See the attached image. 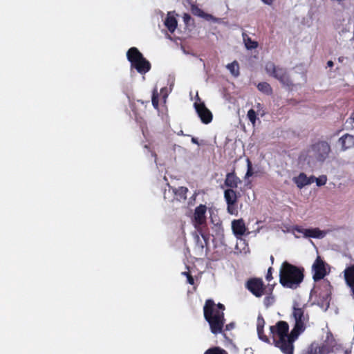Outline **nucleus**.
I'll use <instances>...</instances> for the list:
<instances>
[{
	"mask_svg": "<svg viewBox=\"0 0 354 354\" xmlns=\"http://www.w3.org/2000/svg\"><path fill=\"white\" fill-rule=\"evenodd\" d=\"M225 306L223 304H215L214 300L209 299L203 306V315L209 325V328L214 335L223 333L225 319L224 317Z\"/></svg>",
	"mask_w": 354,
	"mask_h": 354,
	"instance_id": "nucleus-1",
	"label": "nucleus"
},
{
	"mask_svg": "<svg viewBox=\"0 0 354 354\" xmlns=\"http://www.w3.org/2000/svg\"><path fill=\"white\" fill-rule=\"evenodd\" d=\"M304 268L284 261L279 270V283L284 288L296 289L299 287L304 280Z\"/></svg>",
	"mask_w": 354,
	"mask_h": 354,
	"instance_id": "nucleus-2",
	"label": "nucleus"
},
{
	"mask_svg": "<svg viewBox=\"0 0 354 354\" xmlns=\"http://www.w3.org/2000/svg\"><path fill=\"white\" fill-rule=\"evenodd\" d=\"M270 330L273 337H279V339L275 342L276 346L284 354H293V342L296 339H292L291 333L288 334V324L285 321H279L276 325L271 326Z\"/></svg>",
	"mask_w": 354,
	"mask_h": 354,
	"instance_id": "nucleus-3",
	"label": "nucleus"
},
{
	"mask_svg": "<svg viewBox=\"0 0 354 354\" xmlns=\"http://www.w3.org/2000/svg\"><path fill=\"white\" fill-rule=\"evenodd\" d=\"M292 317L295 320V326L291 330V337L293 339H297L306 328V324L309 321V315L306 312L304 306H300L299 303L295 302L293 304Z\"/></svg>",
	"mask_w": 354,
	"mask_h": 354,
	"instance_id": "nucleus-4",
	"label": "nucleus"
},
{
	"mask_svg": "<svg viewBox=\"0 0 354 354\" xmlns=\"http://www.w3.org/2000/svg\"><path fill=\"white\" fill-rule=\"evenodd\" d=\"M127 57L131 63V66L136 68L139 73L145 74L150 71V62L144 57L136 47H131L128 50Z\"/></svg>",
	"mask_w": 354,
	"mask_h": 354,
	"instance_id": "nucleus-5",
	"label": "nucleus"
},
{
	"mask_svg": "<svg viewBox=\"0 0 354 354\" xmlns=\"http://www.w3.org/2000/svg\"><path fill=\"white\" fill-rule=\"evenodd\" d=\"M308 151L316 161L324 162L329 157L331 147L327 141L317 140L310 146Z\"/></svg>",
	"mask_w": 354,
	"mask_h": 354,
	"instance_id": "nucleus-6",
	"label": "nucleus"
},
{
	"mask_svg": "<svg viewBox=\"0 0 354 354\" xmlns=\"http://www.w3.org/2000/svg\"><path fill=\"white\" fill-rule=\"evenodd\" d=\"M266 71L270 76L278 80L283 86L290 87L293 85L285 68L277 66L272 62H268L266 65Z\"/></svg>",
	"mask_w": 354,
	"mask_h": 354,
	"instance_id": "nucleus-7",
	"label": "nucleus"
},
{
	"mask_svg": "<svg viewBox=\"0 0 354 354\" xmlns=\"http://www.w3.org/2000/svg\"><path fill=\"white\" fill-rule=\"evenodd\" d=\"M245 288L256 297H261L266 293L267 287L261 278L252 277L245 283Z\"/></svg>",
	"mask_w": 354,
	"mask_h": 354,
	"instance_id": "nucleus-8",
	"label": "nucleus"
},
{
	"mask_svg": "<svg viewBox=\"0 0 354 354\" xmlns=\"http://www.w3.org/2000/svg\"><path fill=\"white\" fill-rule=\"evenodd\" d=\"M335 345V340L332 333H329L327 334L326 339L322 346H317L312 344L305 354H328L333 351Z\"/></svg>",
	"mask_w": 354,
	"mask_h": 354,
	"instance_id": "nucleus-9",
	"label": "nucleus"
},
{
	"mask_svg": "<svg viewBox=\"0 0 354 354\" xmlns=\"http://www.w3.org/2000/svg\"><path fill=\"white\" fill-rule=\"evenodd\" d=\"M312 271L313 272V279L315 281L324 279L327 274L326 263L321 257H317L312 266Z\"/></svg>",
	"mask_w": 354,
	"mask_h": 354,
	"instance_id": "nucleus-10",
	"label": "nucleus"
},
{
	"mask_svg": "<svg viewBox=\"0 0 354 354\" xmlns=\"http://www.w3.org/2000/svg\"><path fill=\"white\" fill-rule=\"evenodd\" d=\"M206 212L207 207L205 205L201 204L198 207H196L194 212V224L196 229L204 226L206 225L207 218H206Z\"/></svg>",
	"mask_w": 354,
	"mask_h": 354,
	"instance_id": "nucleus-11",
	"label": "nucleus"
},
{
	"mask_svg": "<svg viewBox=\"0 0 354 354\" xmlns=\"http://www.w3.org/2000/svg\"><path fill=\"white\" fill-rule=\"evenodd\" d=\"M194 107L201 122L205 124L210 123L213 115L212 112L206 107L204 102H195Z\"/></svg>",
	"mask_w": 354,
	"mask_h": 354,
	"instance_id": "nucleus-12",
	"label": "nucleus"
},
{
	"mask_svg": "<svg viewBox=\"0 0 354 354\" xmlns=\"http://www.w3.org/2000/svg\"><path fill=\"white\" fill-rule=\"evenodd\" d=\"M294 230L298 233L303 234L305 237L322 239L326 234L324 231L320 230L319 228L304 229L298 225L294 227Z\"/></svg>",
	"mask_w": 354,
	"mask_h": 354,
	"instance_id": "nucleus-13",
	"label": "nucleus"
},
{
	"mask_svg": "<svg viewBox=\"0 0 354 354\" xmlns=\"http://www.w3.org/2000/svg\"><path fill=\"white\" fill-rule=\"evenodd\" d=\"M338 144L341 146L342 151H346L354 147V136L346 133L338 140Z\"/></svg>",
	"mask_w": 354,
	"mask_h": 354,
	"instance_id": "nucleus-14",
	"label": "nucleus"
},
{
	"mask_svg": "<svg viewBox=\"0 0 354 354\" xmlns=\"http://www.w3.org/2000/svg\"><path fill=\"white\" fill-rule=\"evenodd\" d=\"M344 272L346 283L351 288V295L354 298V264L347 267Z\"/></svg>",
	"mask_w": 354,
	"mask_h": 354,
	"instance_id": "nucleus-15",
	"label": "nucleus"
},
{
	"mask_svg": "<svg viewBox=\"0 0 354 354\" xmlns=\"http://www.w3.org/2000/svg\"><path fill=\"white\" fill-rule=\"evenodd\" d=\"M241 183V180L236 176L234 171L226 174L224 184L225 186L230 187V189L237 188L238 185Z\"/></svg>",
	"mask_w": 354,
	"mask_h": 354,
	"instance_id": "nucleus-16",
	"label": "nucleus"
},
{
	"mask_svg": "<svg viewBox=\"0 0 354 354\" xmlns=\"http://www.w3.org/2000/svg\"><path fill=\"white\" fill-rule=\"evenodd\" d=\"M232 228L236 236H242L245 234L246 227L243 219L234 220L232 223Z\"/></svg>",
	"mask_w": 354,
	"mask_h": 354,
	"instance_id": "nucleus-17",
	"label": "nucleus"
},
{
	"mask_svg": "<svg viewBox=\"0 0 354 354\" xmlns=\"http://www.w3.org/2000/svg\"><path fill=\"white\" fill-rule=\"evenodd\" d=\"M224 198L227 205L236 204L238 201V193L234 189H227L224 192Z\"/></svg>",
	"mask_w": 354,
	"mask_h": 354,
	"instance_id": "nucleus-18",
	"label": "nucleus"
},
{
	"mask_svg": "<svg viewBox=\"0 0 354 354\" xmlns=\"http://www.w3.org/2000/svg\"><path fill=\"white\" fill-rule=\"evenodd\" d=\"M191 11L194 15L204 18L207 21L214 19V17L212 15L205 13L202 9H201L196 5H192Z\"/></svg>",
	"mask_w": 354,
	"mask_h": 354,
	"instance_id": "nucleus-19",
	"label": "nucleus"
},
{
	"mask_svg": "<svg viewBox=\"0 0 354 354\" xmlns=\"http://www.w3.org/2000/svg\"><path fill=\"white\" fill-rule=\"evenodd\" d=\"M175 198L178 201H185L187 199V194L188 189L186 187H179L178 188L173 189Z\"/></svg>",
	"mask_w": 354,
	"mask_h": 354,
	"instance_id": "nucleus-20",
	"label": "nucleus"
},
{
	"mask_svg": "<svg viewBox=\"0 0 354 354\" xmlns=\"http://www.w3.org/2000/svg\"><path fill=\"white\" fill-rule=\"evenodd\" d=\"M293 181L299 189L309 185V181H307V176L303 172L300 173L297 176L294 177Z\"/></svg>",
	"mask_w": 354,
	"mask_h": 354,
	"instance_id": "nucleus-21",
	"label": "nucleus"
},
{
	"mask_svg": "<svg viewBox=\"0 0 354 354\" xmlns=\"http://www.w3.org/2000/svg\"><path fill=\"white\" fill-rule=\"evenodd\" d=\"M165 25L167 28L168 30L173 33L177 27L178 22L174 16L168 15L165 19Z\"/></svg>",
	"mask_w": 354,
	"mask_h": 354,
	"instance_id": "nucleus-22",
	"label": "nucleus"
},
{
	"mask_svg": "<svg viewBox=\"0 0 354 354\" xmlns=\"http://www.w3.org/2000/svg\"><path fill=\"white\" fill-rule=\"evenodd\" d=\"M243 39L247 49L252 50L257 48L258 43L252 39L245 32L243 33Z\"/></svg>",
	"mask_w": 354,
	"mask_h": 354,
	"instance_id": "nucleus-23",
	"label": "nucleus"
},
{
	"mask_svg": "<svg viewBox=\"0 0 354 354\" xmlns=\"http://www.w3.org/2000/svg\"><path fill=\"white\" fill-rule=\"evenodd\" d=\"M257 88L259 91L268 95H270L272 94V88L270 84L267 82H263L259 83L257 84Z\"/></svg>",
	"mask_w": 354,
	"mask_h": 354,
	"instance_id": "nucleus-24",
	"label": "nucleus"
},
{
	"mask_svg": "<svg viewBox=\"0 0 354 354\" xmlns=\"http://www.w3.org/2000/svg\"><path fill=\"white\" fill-rule=\"evenodd\" d=\"M226 67L233 76L236 77L240 75L239 64L237 61L228 64Z\"/></svg>",
	"mask_w": 354,
	"mask_h": 354,
	"instance_id": "nucleus-25",
	"label": "nucleus"
},
{
	"mask_svg": "<svg viewBox=\"0 0 354 354\" xmlns=\"http://www.w3.org/2000/svg\"><path fill=\"white\" fill-rule=\"evenodd\" d=\"M269 290L270 292L268 293L266 292L265 294L266 295L263 299V304L266 308L272 306L275 301L274 296L272 294V288H270Z\"/></svg>",
	"mask_w": 354,
	"mask_h": 354,
	"instance_id": "nucleus-26",
	"label": "nucleus"
},
{
	"mask_svg": "<svg viewBox=\"0 0 354 354\" xmlns=\"http://www.w3.org/2000/svg\"><path fill=\"white\" fill-rule=\"evenodd\" d=\"M204 354H228V353L221 347L214 346L207 349Z\"/></svg>",
	"mask_w": 354,
	"mask_h": 354,
	"instance_id": "nucleus-27",
	"label": "nucleus"
},
{
	"mask_svg": "<svg viewBox=\"0 0 354 354\" xmlns=\"http://www.w3.org/2000/svg\"><path fill=\"white\" fill-rule=\"evenodd\" d=\"M159 95L156 88L153 89L151 96L152 105L155 109H158L159 106Z\"/></svg>",
	"mask_w": 354,
	"mask_h": 354,
	"instance_id": "nucleus-28",
	"label": "nucleus"
},
{
	"mask_svg": "<svg viewBox=\"0 0 354 354\" xmlns=\"http://www.w3.org/2000/svg\"><path fill=\"white\" fill-rule=\"evenodd\" d=\"M247 116L249 120L252 122V124L254 125L256 123V120L257 119L255 111L252 109H250L248 111Z\"/></svg>",
	"mask_w": 354,
	"mask_h": 354,
	"instance_id": "nucleus-29",
	"label": "nucleus"
},
{
	"mask_svg": "<svg viewBox=\"0 0 354 354\" xmlns=\"http://www.w3.org/2000/svg\"><path fill=\"white\" fill-rule=\"evenodd\" d=\"M327 182V176L326 175H322L318 178H316L315 183L318 187L326 185Z\"/></svg>",
	"mask_w": 354,
	"mask_h": 354,
	"instance_id": "nucleus-30",
	"label": "nucleus"
},
{
	"mask_svg": "<svg viewBox=\"0 0 354 354\" xmlns=\"http://www.w3.org/2000/svg\"><path fill=\"white\" fill-rule=\"evenodd\" d=\"M257 333H258V336L260 339H261L262 341H263L265 342H269L268 337L264 333L263 328H261V330H260V328L257 329Z\"/></svg>",
	"mask_w": 354,
	"mask_h": 354,
	"instance_id": "nucleus-31",
	"label": "nucleus"
},
{
	"mask_svg": "<svg viewBox=\"0 0 354 354\" xmlns=\"http://www.w3.org/2000/svg\"><path fill=\"white\" fill-rule=\"evenodd\" d=\"M227 212L230 214H237V208H236V204H230V205H227Z\"/></svg>",
	"mask_w": 354,
	"mask_h": 354,
	"instance_id": "nucleus-32",
	"label": "nucleus"
},
{
	"mask_svg": "<svg viewBox=\"0 0 354 354\" xmlns=\"http://www.w3.org/2000/svg\"><path fill=\"white\" fill-rule=\"evenodd\" d=\"M253 175L252 163L250 160H248V170L245 174V178H249Z\"/></svg>",
	"mask_w": 354,
	"mask_h": 354,
	"instance_id": "nucleus-33",
	"label": "nucleus"
},
{
	"mask_svg": "<svg viewBox=\"0 0 354 354\" xmlns=\"http://www.w3.org/2000/svg\"><path fill=\"white\" fill-rule=\"evenodd\" d=\"M264 324H265L264 319L261 316H259L258 319H257V329H259L260 328V330H261V328H263Z\"/></svg>",
	"mask_w": 354,
	"mask_h": 354,
	"instance_id": "nucleus-34",
	"label": "nucleus"
},
{
	"mask_svg": "<svg viewBox=\"0 0 354 354\" xmlns=\"http://www.w3.org/2000/svg\"><path fill=\"white\" fill-rule=\"evenodd\" d=\"M234 327V323H230L228 324H226L225 326V329H224V328H223V333H221L223 335V336L225 337H226V334L224 333V331L225 330H230Z\"/></svg>",
	"mask_w": 354,
	"mask_h": 354,
	"instance_id": "nucleus-35",
	"label": "nucleus"
},
{
	"mask_svg": "<svg viewBox=\"0 0 354 354\" xmlns=\"http://www.w3.org/2000/svg\"><path fill=\"white\" fill-rule=\"evenodd\" d=\"M272 270L273 268L272 267H270L268 270L267 274L266 276V279L268 281H270L273 277H272Z\"/></svg>",
	"mask_w": 354,
	"mask_h": 354,
	"instance_id": "nucleus-36",
	"label": "nucleus"
},
{
	"mask_svg": "<svg viewBox=\"0 0 354 354\" xmlns=\"http://www.w3.org/2000/svg\"><path fill=\"white\" fill-rule=\"evenodd\" d=\"M190 19H191V16L189 14H187V13L184 14L183 20L186 24H187Z\"/></svg>",
	"mask_w": 354,
	"mask_h": 354,
	"instance_id": "nucleus-37",
	"label": "nucleus"
},
{
	"mask_svg": "<svg viewBox=\"0 0 354 354\" xmlns=\"http://www.w3.org/2000/svg\"><path fill=\"white\" fill-rule=\"evenodd\" d=\"M316 177L314 176H311L310 177L307 176V181H309V185L312 184L313 183L315 182Z\"/></svg>",
	"mask_w": 354,
	"mask_h": 354,
	"instance_id": "nucleus-38",
	"label": "nucleus"
},
{
	"mask_svg": "<svg viewBox=\"0 0 354 354\" xmlns=\"http://www.w3.org/2000/svg\"><path fill=\"white\" fill-rule=\"evenodd\" d=\"M263 3L266 5L270 6L272 5L275 0H261Z\"/></svg>",
	"mask_w": 354,
	"mask_h": 354,
	"instance_id": "nucleus-39",
	"label": "nucleus"
},
{
	"mask_svg": "<svg viewBox=\"0 0 354 354\" xmlns=\"http://www.w3.org/2000/svg\"><path fill=\"white\" fill-rule=\"evenodd\" d=\"M187 281L188 283H189L191 285L194 284V279L192 276H189V279H187Z\"/></svg>",
	"mask_w": 354,
	"mask_h": 354,
	"instance_id": "nucleus-40",
	"label": "nucleus"
},
{
	"mask_svg": "<svg viewBox=\"0 0 354 354\" xmlns=\"http://www.w3.org/2000/svg\"><path fill=\"white\" fill-rule=\"evenodd\" d=\"M192 142L194 143V144H196L197 145H199L198 139L196 138H194V137L192 138Z\"/></svg>",
	"mask_w": 354,
	"mask_h": 354,
	"instance_id": "nucleus-41",
	"label": "nucleus"
},
{
	"mask_svg": "<svg viewBox=\"0 0 354 354\" xmlns=\"http://www.w3.org/2000/svg\"><path fill=\"white\" fill-rule=\"evenodd\" d=\"M183 274L185 275L187 277V279H189V276H192L189 272H183Z\"/></svg>",
	"mask_w": 354,
	"mask_h": 354,
	"instance_id": "nucleus-42",
	"label": "nucleus"
},
{
	"mask_svg": "<svg viewBox=\"0 0 354 354\" xmlns=\"http://www.w3.org/2000/svg\"><path fill=\"white\" fill-rule=\"evenodd\" d=\"M183 274L185 275L187 277V279H189V276H192L189 272H183Z\"/></svg>",
	"mask_w": 354,
	"mask_h": 354,
	"instance_id": "nucleus-43",
	"label": "nucleus"
},
{
	"mask_svg": "<svg viewBox=\"0 0 354 354\" xmlns=\"http://www.w3.org/2000/svg\"><path fill=\"white\" fill-rule=\"evenodd\" d=\"M327 66H328V67H332V66H333V61H331V60L328 61V62H327Z\"/></svg>",
	"mask_w": 354,
	"mask_h": 354,
	"instance_id": "nucleus-44",
	"label": "nucleus"
},
{
	"mask_svg": "<svg viewBox=\"0 0 354 354\" xmlns=\"http://www.w3.org/2000/svg\"><path fill=\"white\" fill-rule=\"evenodd\" d=\"M151 156H152L153 157H154V158H155V161H156V159H157V155H156V153L154 151H151Z\"/></svg>",
	"mask_w": 354,
	"mask_h": 354,
	"instance_id": "nucleus-45",
	"label": "nucleus"
},
{
	"mask_svg": "<svg viewBox=\"0 0 354 354\" xmlns=\"http://www.w3.org/2000/svg\"><path fill=\"white\" fill-rule=\"evenodd\" d=\"M349 119L352 120L353 122H354V112L351 115Z\"/></svg>",
	"mask_w": 354,
	"mask_h": 354,
	"instance_id": "nucleus-46",
	"label": "nucleus"
},
{
	"mask_svg": "<svg viewBox=\"0 0 354 354\" xmlns=\"http://www.w3.org/2000/svg\"><path fill=\"white\" fill-rule=\"evenodd\" d=\"M178 136H183L184 134H183V131H182V130H181V131H180V132H178Z\"/></svg>",
	"mask_w": 354,
	"mask_h": 354,
	"instance_id": "nucleus-47",
	"label": "nucleus"
},
{
	"mask_svg": "<svg viewBox=\"0 0 354 354\" xmlns=\"http://www.w3.org/2000/svg\"><path fill=\"white\" fill-rule=\"evenodd\" d=\"M344 354H351V351H348V350H346L344 351Z\"/></svg>",
	"mask_w": 354,
	"mask_h": 354,
	"instance_id": "nucleus-48",
	"label": "nucleus"
},
{
	"mask_svg": "<svg viewBox=\"0 0 354 354\" xmlns=\"http://www.w3.org/2000/svg\"><path fill=\"white\" fill-rule=\"evenodd\" d=\"M257 107H258V108L261 107V104L260 103H258V104H257Z\"/></svg>",
	"mask_w": 354,
	"mask_h": 354,
	"instance_id": "nucleus-49",
	"label": "nucleus"
},
{
	"mask_svg": "<svg viewBox=\"0 0 354 354\" xmlns=\"http://www.w3.org/2000/svg\"><path fill=\"white\" fill-rule=\"evenodd\" d=\"M342 60H343V57H339V62H342Z\"/></svg>",
	"mask_w": 354,
	"mask_h": 354,
	"instance_id": "nucleus-50",
	"label": "nucleus"
},
{
	"mask_svg": "<svg viewBox=\"0 0 354 354\" xmlns=\"http://www.w3.org/2000/svg\"><path fill=\"white\" fill-rule=\"evenodd\" d=\"M138 102H141L142 104H143V103H144V102H143V101H142V100H138Z\"/></svg>",
	"mask_w": 354,
	"mask_h": 354,
	"instance_id": "nucleus-51",
	"label": "nucleus"
},
{
	"mask_svg": "<svg viewBox=\"0 0 354 354\" xmlns=\"http://www.w3.org/2000/svg\"><path fill=\"white\" fill-rule=\"evenodd\" d=\"M145 148L149 149V147L147 145H145Z\"/></svg>",
	"mask_w": 354,
	"mask_h": 354,
	"instance_id": "nucleus-52",
	"label": "nucleus"
},
{
	"mask_svg": "<svg viewBox=\"0 0 354 354\" xmlns=\"http://www.w3.org/2000/svg\"><path fill=\"white\" fill-rule=\"evenodd\" d=\"M273 260H274V258H273V257L272 256V257H271V259H270V261H273Z\"/></svg>",
	"mask_w": 354,
	"mask_h": 354,
	"instance_id": "nucleus-53",
	"label": "nucleus"
}]
</instances>
